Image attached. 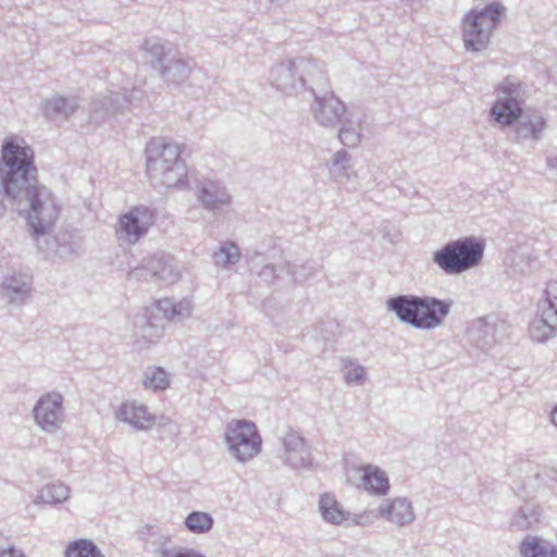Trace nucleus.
Returning a JSON list of instances; mask_svg holds the SVG:
<instances>
[{
  "label": "nucleus",
  "mask_w": 557,
  "mask_h": 557,
  "mask_svg": "<svg viewBox=\"0 0 557 557\" xmlns=\"http://www.w3.org/2000/svg\"><path fill=\"white\" fill-rule=\"evenodd\" d=\"M5 201L26 220L35 238L48 234L60 213L53 195L39 183L34 149L17 136L1 145L0 218L7 212Z\"/></svg>",
  "instance_id": "f257e3e1"
},
{
  "label": "nucleus",
  "mask_w": 557,
  "mask_h": 557,
  "mask_svg": "<svg viewBox=\"0 0 557 557\" xmlns=\"http://www.w3.org/2000/svg\"><path fill=\"white\" fill-rule=\"evenodd\" d=\"M269 82L288 97L330 87L324 62L310 57H297L274 64L269 72Z\"/></svg>",
  "instance_id": "f03ea898"
},
{
  "label": "nucleus",
  "mask_w": 557,
  "mask_h": 557,
  "mask_svg": "<svg viewBox=\"0 0 557 557\" xmlns=\"http://www.w3.org/2000/svg\"><path fill=\"white\" fill-rule=\"evenodd\" d=\"M145 152L146 172L151 181L166 188H193L188 185V170L178 145L153 137Z\"/></svg>",
  "instance_id": "7ed1b4c3"
},
{
  "label": "nucleus",
  "mask_w": 557,
  "mask_h": 557,
  "mask_svg": "<svg viewBox=\"0 0 557 557\" xmlns=\"http://www.w3.org/2000/svg\"><path fill=\"white\" fill-rule=\"evenodd\" d=\"M484 242L474 236L449 240L432 255V261L447 275H458L476 265L483 259Z\"/></svg>",
  "instance_id": "20e7f679"
},
{
  "label": "nucleus",
  "mask_w": 557,
  "mask_h": 557,
  "mask_svg": "<svg viewBox=\"0 0 557 557\" xmlns=\"http://www.w3.org/2000/svg\"><path fill=\"white\" fill-rule=\"evenodd\" d=\"M505 7L497 1L481 9H472L462 18V39L467 50L479 52L487 48L494 29L505 15Z\"/></svg>",
  "instance_id": "39448f33"
},
{
  "label": "nucleus",
  "mask_w": 557,
  "mask_h": 557,
  "mask_svg": "<svg viewBox=\"0 0 557 557\" xmlns=\"http://www.w3.org/2000/svg\"><path fill=\"white\" fill-rule=\"evenodd\" d=\"M191 310L193 305L188 299L180 301L170 298L159 299L152 310H147L144 315L135 321V336L140 337L146 343H157L163 336L165 322L189 317Z\"/></svg>",
  "instance_id": "423d86ee"
},
{
  "label": "nucleus",
  "mask_w": 557,
  "mask_h": 557,
  "mask_svg": "<svg viewBox=\"0 0 557 557\" xmlns=\"http://www.w3.org/2000/svg\"><path fill=\"white\" fill-rule=\"evenodd\" d=\"M224 442L230 455L245 463L258 456L262 449V437L253 421L233 419L227 422Z\"/></svg>",
  "instance_id": "0eeeda50"
},
{
  "label": "nucleus",
  "mask_w": 557,
  "mask_h": 557,
  "mask_svg": "<svg viewBox=\"0 0 557 557\" xmlns=\"http://www.w3.org/2000/svg\"><path fill=\"white\" fill-rule=\"evenodd\" d=\"M497 98L493 102L490 115L502 127L515 125L524 113L521 83L506 77L496 88Z\"/></svg>",
  "instance_id": "6e6552de"
},
{
  "label": "nucleus",
  "mask_w": 557,
  "mask_h": 557,
  "mask_svg": "<svg viewBox=\"0 0 557 557\" xmlns=\"http://www.w3.org/2000/svg\"><path fill=\"white\" fill-rule=\"evenodd\" d=\"M532 339L544 343L557 335V281L547 283L544 298L539 301L536 315L529 326Z\"/></svg>",
  "instance_id": "1a4fd4ad"
},
{
  "label": "nucleus",
  "mask_w": 557,
  "mask_h": 557,
  "mask_svg": "<svg viewBox=\"0 0 557 557\" xmlns=\"http://www.w3.org/2000/svg\"><path fill=\"white\" fill-rule=\"evenodd\" d=\"M314 89L310 91L313 102L310 107L313 120L324 128H335L343 122L347 113L346 103L333 90Z\"/></svg>",
  "instance_id": "9d476101"
},
{
  "label": "nucleus",
  "mask_w": 557,
  "mask_h": 557,
  "mask_svg": "<svg viewBox=\"0 0 557 557\" xmlns=\"http://www.w3.org/2000/svg\"><path fill=\"white\" fill-rule=\"evenodd\" d=\"M154 222V210L144 205L135 206L120 216L116 230L117 237L123 242L134 245L148 233L149 227Z\"/></svg>",
  "instance_id": "9b49d317"
},
{
  "label": "nucleus",
  "mask_w": 557,
  "mask_h": 557,
  "mask_svg": "<svg viewBox=\"0 0 557 557\" xmlns=\"http://www.w3.org/2000/svg\"><path fill=\"white\" fill-rule=\"evenodd\" d=\"M63 396L59 392L41 395L33 408L35 423L47 433L57 432L64 421Z\"/></svg>",
  "instance_id": "f8f14e48"
},
{
  "label": "nucleus",
  "mask_w": 557,
  "mask_h": 557,
  "mask_svg": "<svg viewBox=\"0 0 557 557\" xmlns=\"http://www.w3.org/2000/svg\"><path fill=\"white\" fill-rule=\"evenodd\" d=\"M194 188L197 200L201 203L202 208L213 214L221 213L224 207L231 205V195L226 187L218 181H197Z\"/></svg>",
  "instance_id": "ddd939ff"
},
{
  "label": "nucleus",
  "mask_w": 557,
  "mask_h": 557,
  "mask_svg": "<svg viewBox=\"0 0 557 557\" xmlns=\"http://www.w3.org/2000/svg\"><path fill=\"white\" fill-rule=\"evenodd\" d=\"M423 296L401 294L388 297L386 308L393 312L396 318L414 329L420 330V310L423 307Z\"/></svg>",
  "instance_id": "4468645a"
},
{
  "label": "nucleus",
  "mask_w": 557,
  "mask_h": 557,
  "mask_svg": "<svg viewBox=\"0 0 557 557\" xmlns=\"http://www.w3.org/2000/svg\"><path fill=\"white\" fill-rule=\"evenodd\" d=\"M131 100L120 92L98 95L89 104V119L95 124H100L117 113H124Z\"/></svg>",
  "instance_id": "2eb2a0df"
},
{
  "label": "nucleus",
  "mask_w": 557,
  "mask_h": 557,
  "mask_svg": "<svg viewBox=\"0 0 557 557\" xmlns=\"http://www.w3.org/2000/svg\"><path fill=\"white\" fill-rule=\"evenodd\" d=\"M423 307L420 310V330H433L441 326L449 314L453 300L423 296Z\"/></svg>",
  "instance_id": "dca6fc26"
},
{
  "label": "nucleus",
  "mask_w": 557,
  "mask_h": 557,
  "mask_svg": "<svg viewBox=\"0 0 557 557\" xmlns=\"http://www.w3.org/2000/svg\"><path fill=\"white\" fill-rule=\"evenodd\" d=\"M319 510L322 518L332 524H362L363 515L352 517L349 511L344 510L342 504L329 494L324 493L319 499Z\"/></svg>",
  "instance_id": "f3484780"
},
{
  "label": "nucleus",
  "mask_w": 557,
  "mask_h": 557,
  "mask_svg": "<svg viewBox=\"0 0 557 557\" xmlns=\"http://www.w3.org/2000/svg\"><path fill=\"white\" fill-rule=\"evenodd\" d=\"M495 321L494 317H483L474 320L467 332L469 343L483 352L488 351L496 343Z\"/></svg>",
  "instance_id": "a211bd4d"
},
{
  "label": "nucleus",
  "mask_w": 557,
  "mask_h": 557,
  "mask_svg": "<svg viewBox=\"0 0 557 557\" xmlns=\"http://www.w3.org/2000/svg\"><path fill=\"white\" fill-rule=\"evenodd\" d=\"M312 267L309 264L296 265L288 261L284 262V264L277 267L272 263H268L262 267V269L258 272V275L264 281L269 283H274L276 280L281 278L283 273L292 276L295 282H306L312 275Z\"/></svg>",
  "instance_id": "6ab92c4d"
},
{
  "label": "nucleus",
  "mask_w": 557,
  "mask_h": 557,
  "mask_svg": "<svg viewBox=\"0 0 557 557\" xmlns=\"http://www.w3.org/2000/svg\"><path fill=\"white\" fill-rule=\"evenodd\" d=\"M79 108V98L75 96L65 97L54 94L44 100L41 110L46 119L69 120Z\"/></svg>",
  "instance_id": "aec40b11"
},
{
  "label": "nucleus",
  "mask_w": 557,
  "mask_h": 557,
  "mask_svg": "<svg viewBox=\"0 0 557 557\" xmlns=\"http://www.w3.org/2000/svg\"><path fill=\"white\" fill-rule=\"evenodd\" d=\"M141 50L145 53V61L149 63L153 70H159L170 62L171 57L175 53V49L170 42H165L160 37H148L141 45Z\"/></svg>",
  "instance_id": "412c9836"
},
{
  "label": "nucleus",
  "mask_w": 557,
  "mask_h": 557,
  "mask_svg": "<svg viewBox=\"0 0 557 557\" xmlns=\"http://www.w3.org/2000/svg\"><path fill=\"white\" fill-rule=\"evenodd\" d=\"M516 124V140L531 138L535 141L542 138V133L547 125L543 113L530 108L524 111L523 116Z\"/></svg>",
  "instance_id": "4be33fe9"
},
{
  "label": "nucleus",
  "mask_w": 557,
  "mask_h": 557,
  "mask_svg": "<svg viewBox=\"0 0 557 557\" xmlns=\"http://www.w3.org/2000/svg\"><path fill=\"white\" fill-rule=\"evenodd\" d=\"M379 512L381 517L399 527L410 524L416 519L412 504L406 497H398L385 506H380Z\"/></svg>",
  "instance_id": "5701e85b"
},
{
  "label": "nucleus",
  "mask_w": 557,
  "mask_h": 557,
  "mask_svg": "<svg viewBox=\"0 0 557 557\" xmlns=\"http://www.w3.org/2000/svg\"><path fill=\"white\" fill-rule=\"evenodd\" d=\"M148 264H150L154 282L172 284L180 277V271L174 264V258L170 255L156 253L148 257Z\"/></svg>",
  "instance_id": "b1692460"
},
{
  "label": "nucleus",
  "mask_w": 557,
  "mask_h": 557,
  "mask_svg": "<svg viewBox=\"0 0 557 557\" xmlns=\"http://www.w3.org/2000/svg\"><path fill=\"white\" fill-rule=\"evenodd\" d=\"M115 417L122 422L129 423L136 430H147L154 422V416L150 414L144 405L123 404L116 410Z\"/></svg>",
  "instance_id": "393cba45"
},
{
  "label": "nucleus",
  "mask_w": 557,
  "mask_h": 557,
  "mask_svg": "<svg viewBox=\"0 0 557 557\" xmlns=\"http://www.w3.org/2000/svg\"><path fill=\"white\" fill-rule=\"evenodd\" d=\"M362 484L374 495H386L389 491V480L379 467L368 465L363 468Z\"/></svg>",
  "instance_id": "a878e982"
},
{
  "label": "nucleus",
  "mask_w": 557,
  "mask_h": 557,
  "mask_svg": "<svg viewBox=\"0 0 557 557\" xmlns=\"http://www.w3.org/2000/svg\"><path fill=\"white\" fill-rule=\"evenodd\" d=\"M191 72L190 66L182 59L175 58V53L171 57L170 62L159 70V74L168 85H181L188 78Z\"/></svg>",
  "instance_id": "bb28decb"
},
{
  "label": "nucleus",
  "mask_w": 557,
  "mask_h": 557,
  "mask_svg": "<svg viewBox=\"0 0 557 557\" xmlns=\"http://www.w3.org/2000/svg\"><path fill=\"white\" fill-rule=\"evenodd\" d=\"M30 286L25 276L13 274L7 276L1 284V295L10 299V302L23 301L28 297Z\"/></svg>",
  "instance_id": "cd10ccee"
},
{
  "label": "nucleus",
  "mask_w": 557,
  "mask_h": 557,
  "mask_svg": "<svg viewBox=\"0 0 557 557\" xmlns=\"http://www.w3.org/2000/svg\"><path fill=\"white\" fill-rule=\"evenodd\" d=\"M521 557H557V548L539 536H525L519 546Z\"/></svg>",
  "instance_id": "c85d7f7f"
},
{
  "label": "nucleus",
  "mask_w": 557,
  "mask_h": 557,
  "mask_svg": "<svg viewBox=\"0 0 557 557\" xmlns=\"http://www.w3.org/2000/svg\"><path fill=\"white\" fill-rule=\"evenodd\" d=\"M64 557H104V555L91 540L78 539L66 545Z\"/></svg>",
  "instance_id": "c756f323"
},
{
  "label": "nucleus",
  "mask_w": 557,
  "mask_h": 557,
  "mask_svg": "<svg viewBox=\"0 0 557 557\" xmlns=\"http://www.w3.org/2000/svg\"><path fill=\"white\" fill-rule=\"evenodd\" d=\"M70 488L63 483L57 482L48 484L37 495L36 504L55 505L65 502L69 498Z\"/></svg>",
  "instance_id": "7c9ffc66"
},
{
  "label": "nucleus",
  "mask_w": 557,
  "mask_h": 557,
  "mask_svg": "<svg viewBox=\"0 0 557 557\" xmlns=\"http://www.w3.org/2000/svg\"><path fill=\"white\" fill-rule=\"evenodd\" d=\"M214 520L212 516L203 511H191L184 521L185 528L195 534H203L212 530Z\"/></svg>",
  "instance_id": "2f4dec72"
},
{
  "label": "nucleus",
  "mask_w": 557,
  "mask_h": 557,
  "mask_svg": "<svg viewBox=\"0 0 557 557\" xmlns=\"http://www.w3.org/2000/svg\"><path fill=\"white\" fill-rule=\"evenodd\" d=\"M283 458L285 465L293 469H310L312 467V457L309 446H305L301 449L285 450Z\"/></svg>",
  "instance_id": "473e14b6"
},
{
  "label": "nucleus",
  "mask_w": 557,
  "mask_h": 557,
  "mask_svg": "<svg viewBox=\"0 0 557 557\" xmlns=\"http://www.w3.org/2000/svg\"><path fill=\"white\" fill-rule=\"evenodd\" d=\"M341 127L337 133V137L341 143L349 148L357 147L361 141V133L358 127L355 126L354 122L349 119H343L339 123Z\"/></svg>",
  "instance_id": "72a5a7b5"
},
{
  "label": "nucleus",
  "mask_w": 557,
  "mask_h": 557,
  "mask_svg": "<svg viewBox=\"0 0 557 557\" xmlns=\"http://www.w3.org/2000/svg\"><path fill=\"white\" fill-rule=\"evenodd\" d=\"M168 372L161 367L148 368L145 371L144 384L146 387L164 391L169 386Z\"/></svg>",
  "instance_id": "f704fd0d"
},
{
  "label": "nucleus",
  "mask_w": 557,
  "mask_h": 557,
  "mask_svg": "<svg viewBox=\"0 0 557 557\" xmlns=\"http://www.w3.org/2000/svg\"><path fill=\"white\" fill-rule=\"evenodd\" d=\"M214 263L220 267L235 264L239 260V248L235 244L223 245L213 255Z\"/></svg>",
  "instance_id": "c9c22d12"
},
{
  "label": "nucleus",
  "mask_w": 557,
  "mask_h": 557,
  "mask_svg": "<svg viewBox=\"0 0 557 557\" xmlns=\"http://www.w3.org/2000/svg\"><path fill=\"white\" fill-rule=\"evenodd\" d=\"M350 154L345 150L336 151L330 164V172L336 177L348 178L347 170L350 169Z\"/></svg>",
  "instance_id": "e433bc0d"
},
{
  "label": "nucleus",
  "mask_w": 557,
  "mask_h": 557,
  "mask_svg": "<svg viewBox=\"0 0 557 557\" xmlns=\"http://www.w3.org/2000/svg\"><path fill=\"white\" fill-rule=\"evenodd\" d=\"M539 521V513L529 505L521 507L516 513L512 525L519 530H528Z\"/></svg>",
  "instance_id": "4c0bfd02"
},
{
  "label": "nucleus",
  "mask_w": 557,
  "mask_h": 557,
  "mask_svg": "<svg viewBox=\"0 0 557 557\" xmlns=\"http://www.w3.org/2000/svg\"><path fill=\"white\" fill-rule=\"evenodd\" d=\"M156 552L160 557H206L202 553L194 548L178 545L166 547L165 544H161Z\"/></svg>",
  "instance_id": "58836bf2"
},
{
  "label": "nucleus",
  "mask_w": 557,
  "mask_h": 557,
  "mask_svg": "<svg viewBox=\"0 0 557 557\" xmlns=\"http://www.w3.org/2000/svg\"><path fill=\"white\" fill-rule=\"evenodd\" d=\"M534 260L531 259L524 252H519L515 250L511 257V268L515 272L527 273L532 270V262Z\"/></svg>",
  "instance_id": "ea45409f"
},
{
  "label": "nucleus",
  "mask_w": 557,
  "mask_h": 557,
  "mask_svg": "<svg viewBox=\"0 0 557 557\" xmlns=\"http://www.w3.org/2000/svg\"><path fill=\"white\" fill-rule=\"evenodd\" d=\"M282 444L285 450L289 449H301L308 446L305 437L300 436L296 431L289 430L286 435L282 438Z\"/></svg>",
  "instance_id": "a19ab883"
},
{
  "label": "nucleus",
  "mask_w": 557,
  "mask_h": 557,
  "mask_svg": "<svg viewBox=\"0 0 557 557\" xmlns=\"http://www.w3.org/2000/svg\"><path fill=\"white\" fill-rule=\"evenodd\" d=\"M128 276L131 280H138V281H154V277L150 270V264H148V258H145L143 260V264L139 267H136L134 270H132L128 273Z\"/></svg>",
  "instance_id": "79ce46f5"
},
{
  "label": "nucleus",
  "mask_w": 557,
  "mask_h": 557,
  "mask_svg": "<svg viewBox=\"0 0 557 557\" xmlns=\"http://www.w3.org/2000/svg\"><path fill=\"white\" fill-rule=\"evenodd\" d=\"M344 376L347 383L361 384L366 377V370L362 366L357 364L348 369Z\"/></svg>",
  "instance_id": "37998d69"
},
{
  "label": "nucleus",
  "mask_w": 557,
  "mask_h": 557,
  "mask_svg": "<svg viewBox=\"0 0 557 557\" xmlns=\"http://www.w3.org/2000/svg\"><path fill=\"white\" fill-rule=\"evenodd\" d=\"M0 557H25L21 550L14 547L0 548Z\"/></svg>",
  "instance_id": "c03bdc74"
},
{
  "label": "nucleus",
  "mask_w": 557,
  "mask_h": 557,
  "mask_svg": "<svg viewBox=\"0 0 557 557\" xmlns=\"http://www.w3.org/2000/svg\"><path fill=\"white\" fill-rule=\"evenodd\" d=\"M546 165L549 169H557V156H548L546 158Z\"/></svg>",
  "instance_id": "a18cd8bd"
},
{
  "label": "nucleus",
  "mask_w": 557,
  "mask_h": 557,
  "mask_svg": "<svg viewBox=\"0 0 557 557\" xmlns=\"http://www.w3.org/2000/svg\"><path fill=\"white\" fill-rule=\"evenodd\" d=\"M552 422L557 426V406L553 409L550 413Z\"/></svg>",
  "instance_id": "49530a36"
}]
</instances>
